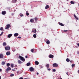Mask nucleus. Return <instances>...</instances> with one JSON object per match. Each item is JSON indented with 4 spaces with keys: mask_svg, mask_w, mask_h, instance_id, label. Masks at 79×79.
Wrapping results in <instances>:
<instances>
[{
    "mask_svg": "<svg viewBox=\"0 0 79 79\" xmlns=\"http://www.w3.org/2000/svg\"><path fill=\"white\" fill-rule=\"evenodd\" d=\"M19 58L20 59V60L24 62L25 61V59L24 58V57L23 56H19Z\"/></svg>",
    "mask_w": 79,
    "mask_h": 79,
    "instance_id": "nucleus-1",
    "label": "nucleus"
},
{
    "mask_svg": "<svg viewBox=\"0 0 79 79\" xmlns=\"http://www.w3.org/2000/svg\"><path fill=\"white\" fill-rule=\"evenodd\" d=\"M6 27L5 28V29H9L10 27H11V26H10V24H8L6 25Z\"/></svg>",
    "mask_w": 79,
    "mask_h": 79,
    "instance_id": "nucleus-2",
    "label": "nucleus"
},
{
    "mask_svg": "<svg viewBox=\"0 0 79 79\" xmlns=\"http://www.w3.org/2000/svg\"><path fill=\"white\" fill-rule=\"evenodd\" d=\"M6 50H10V47L9 46H7L5 47Z\"/></svg>",
    "mask_w": 79,
    "mask_h": 79,
    "instance_id": "nucleus-3",
    "label": "nucleus"
},
{
    "mask_svg": "<svg viewBox=\"0 0 79 79\" xmlns=\"http://www.w3.org/2000/svg\"><path fill=\"white\" fill-rule=\"evenodd\" d=\"M52 66L53 67L56 68V67H58V64H57L56 63H55L53 64Z\"/></svg>",
    "mask_w": 79,
    "mask_h": 79,
    "instance_id": "nucleus-4",
    "label": "nucleus"
},
{
    "mask_svg": "<svg viewBox=\"0 0 79 79\" xmlns=\"http://www.w3.org/2000/svg\"><path fill=\"white\" fill-rule=\"evenodd\" d=\"M29 71L31 72H32L34 71V69L32 67H31L29 68Z\"/></svg>",
    "mask_w": 79,
    "mask_h": 79,
    "instance_id": "nucleus-5",
    "label": "nucleus"
},
{
    "mask_svg": "<svg viewBox=\"0 0 79 79\" xmlns=\"http://www.w3.org/2000/svg\"><path fill=\"white\" fill-rule=\"evenodd\" d=\"M32 32H33L34 33H36V32H37V30L35 29H32Z\"/></svg>",
    "mask_w": 79,
    "mask_h": 79,
    "instance_id": "nucleus-6",
    "label": "nucleus"
},
{
    "mask_svg": "<svg viewBox=\"0 0 79 79\" xmlns=\"http://www.w3.org/2000/svg\"><path fill=\"white\" fill-rule=\"evenodd\" d=\"M6 12L5 11H2V14L3 15H6Z\"/></svg>",
    "mask_w": 79,
    "mask_h": 79,
    "instance_id": "nucleus-7",
    "label": "nucleus"
},
{
    "mask_svg": "<svg viewBox=\"0 0 79 79\" xmlns=\"http://www.w3.org/2000/svg\"><path fill=\"white\" fill-rule=\"evenodd\" d=\"M11 69V68L10 67H8L7 68V69L6 70V71H10Z\"/></svg>",
    "mask_w": 79,
    "mask_h": 79,
    "instance_id": "nucleus-8",
    "label": "nucleus"
},
{
    "mask_svg": "<svg viewBox=\"0 0 79 79\" xmlns=\"http://www.w3.org/2000/svg\"><path fill=\"white\" fill-rule=\"evenodd\" d=\"M53 56H54L53 55L50 54L49 55V57L50 58H53Z\"/></svg>",
    "mask_w": 79,
    "mask_h": 79,
    "instance_id": "nucleus-9",
    "label": "nucleus"
},
{
    "mask_svg": "<svg viewBox=\"0 0 79 79\" xmlns=\"http://www.w3.org/2000/svg\"><path fill=\"white\" fill-rule=\"evenodd\" d=\"M4 56H3V54H0V58H3Z\"/></svg>",
    "mask_w": 79,
    "mask_h": 79,
    "instance_id": "nucleus-10",
    "label": "nucleus"
},
{
    "mask_svg": "<svg viewBox=\"0 0 79 79\" xmlns=\"http://www.w3.org/2000/svg\"><path fill=\"white\" fill-rule=\"evenodd\" d=\"M50 8V6L48 5H47L45 7V9L47 10V9H48V8Z\"/></svg>",
    "mask_w": 79,
    "mask_h": 79,
    "instance_id": "nucleus-11",
    "label": "nucleus"
},
{
    "mask_svg": "<svg viewBox=\"0 0 79 79\" xmlns=\"http://www.w3.org/2000/svg\"><path fill=\"white\" fill-rule=\"evenodd\" d=\"M30 21L31 23H34V19H30Z\"/></svg>",
    "mask_w": 79,
    "mask_h": 79,
    "instance_id": "nucleus-12",
    "label": "nucleus"
},
{
    "mask_svg": "<svg viewBox=\"0 0 79 79\" xmlns=\"http://www.w3.org/2000/svg\"><path fill=\"white\" fill-rule=\"evenodd\" d=\"M35 65H38L39 64V63L37 61H36L35 62Z\"/></svg>",
    "mask_w": 79,
    "mask_h": 79,
    "instance_id": "nucleus-13",
    "label": "nucleus"
},
{
    "mask_svg": "<svg viewBox=\"0 0 79 79\" xmlns=\"http://www.w3.org/2000/svg\"><path fill=\"white\" fill-rule=\"evenodd\" d=\"M19 35V34L18 33H15L14 34V37H17Z\"/></svg>",
    "mask_w": 79,
    "mask_h": 79,
    "instance_id": "nucleus-14",
    "label": "nucleus"
},
{
    "mask_svg": "<svg viewBox=\"0 0 79 79\" xmlns=\"http://www.w3.org/2000/svg\"><path fill=\"white\" fill-rule=\"evenodd\" d=\"M6 55L7 56L10 55V51L7 52H6Z\"/></svg>",
    "mask_w": 79,
    "mask_h": 79,
    "instance_id": "nucleus-15",
    "label": "nucleus"
},
{
    "mask_svg": "<svg viewBox=\"0 0 79 79\" xmlns=\"http://www.w3.org/2000/svg\"><path fill=\"white\" fill-rule=\"evenodd\" d=\"M46 66L47 68H50V64H47Z\"/></svg>",
    "mask_w": 79,
    "mask_h": 79,
    "instance_id": "nucleus-16",
    "label": "nucleus"
},
{
    "mask_svg": "<svg viewBox=\"0 0 79 79\" xmlns=\"http://www.w3.org/2000/svg\"><path fill=\"white\" fill-rule=\"evenodd\" d=\"M11 36H12V34H9L8 35V38H10Z\"/></svg>",
    "mask_w": 79,
    "mask_h": 79,
    "instance_id": "nucleus-17",
    "label": "nucleus"
},
{
    "mask_svg": "<svg viewBox=\"0 0 79 79\" xmlns=\"http://www.w3.org/2000/svg\"><path fill=\"white\" fill-rule=\"evenodd\" d=\"M18 62L19 64H21L22 63H23V62H21L20 60H18Z\"/></svg>",
    "mask_w": 79,
    "mask_h": 79,
    "instance_id": "nucleus-18",
    "label": "nucleus"
},
{
    "mask_svg": "<svg viewBox=\"0 0 79 79\" xmlns=\"http://www.w3.org/2000/svg\"><path fill=\"white\" fill-rule=\"evenodd\" d=\"M2 45H3V46H6V45H7L6 43L5 42L3 43Z\"/></svg>",
    "mask_w": 79,
    "mask_h": 79,
    "instance_id": "nucleus-19",
    "label": "nucleus"
},
{
    "mask_svg": "<svg viewBox=\"0 0 79 79\" xmlns=\"http://www.w3.org/2000/svg\"><path fill=\"white\" fill-rule=\"evenodd\" d=\"M17 2V0H12V3H16Z\"/></svg>",
    "mask_w": 79,
    "mask_h": 79,
    "instance_id": "nucleus-20",
    "label": "nucleus"
},
{
    "mask_svg": "<svg viewBox=\"0 0 79 79\" xmlns=\"http://www.w3.org/2000/svg\"><path fill=\"white\" fill-rule=\"evenodd\" d=\"M74 16L76 19H77V20H79V18H77V17L76 16V15L75 14L74 15Z\"/></svg>",
    "mask_w": 79,
    "mask_h": 79,
    "instance_id": "nucleus-21",
    "label": "nucleus"
},
{
    "mask_svg": "<svg viewBox=\"0 0 79 79\" xmlns=\"http://www.w3.org/2000/svg\"><path fill=\"white\" fill-rule=\"evenodd\" d=\"M66 61L67 62H69V61H70V60H69V58H67L66 59Z\"/></svg>",
    "mask_w": 79,
    "mask_h": 79,
    "instance_id": "nucleus-22",
    "label": "nucleus"
},
{
    "mask_svg": "<svg viewBox=\"0 0 79 79\" xmlns=\"http://www.w3.org/2000/svg\"><path fill=\"white\" fill-rule=\"evenodd\" d=\"M59 24L60 26H64V24H63L62 23H59Z\"/></svg>",
    "mask_w": 79,
    "mask_h": 79,
    "instance_id": "nucleus-23",
    "label": "nucleus"
},
{
    "mask_svg": "<svg viewBox=\"0 0 79 79\" xmlns=\"http://www.w3.org/2000/svg\"><path fill=\"white\" fill-rule=\"evenodd\" d=\"M30 65H31V63H28L27 64V66H29Z\"/></svg>",
    "mask_w": 79,
    "mask_h": 79,
    "instance_id": "nucleus-24",
    "label": "nucleus"
},
{
    "mask_svg": "<svg viewBox=\"0 0 79 79\" xmlns=\"http://www.w3.org/2000/svg\"><path fill=\"white\" fill-rule=\"evenodd\" d=\"M34 19L35 20V21H37V20H38V18H37V17H36L34 18Z\"/></svg>",
    "mask_w": 79,
    "mask_h": 79,
    "instance_id": "nucleus-25",
    "label": "nucleus"
},
{
    "mask_svg": "<svg viewBox=\"0 0 79 79\" xmlns=\"http://www.w3.org/2000/svg\"><path fill=\"white\" fill-rule=\"evenodd\" d=\"M33 37L34 38H36V37H37V35H36L35 34H34L33 35Z\"/></svg>",
    "mask_w": 79,
    "mask_h": 79,
    "instance_id": "nucleus-26",
    "label": "nucleus"
},
{
    "mask_svg": "<svg viewBox=\"0 0 79 79\" xmlns=\"http://www.w3.org/2000/svg\"><path fill=\"white\" fill-rule=\"evenodd\" d=\"M5 64V62L4 61H3L2 62V65H4V64Z\"/></svg>",
    "mask_w": 79,
    "mask_h": 79,
    "instance_id": "nucleus-27",
    "label": "nucleus"
},
{
    "mask_svg": "<svg viewBox=\"0 0 79 79\" xmlns=\"http://www.w3.org/2000/svg\"><path fill=\"white\" fill-rule=\"evenodd\" d=\"M50 42L48 41L46 42V44H50Z\"/></svg>",
    "mask_w": 79,
    "mask_h": 79,
    "instance_id": "nucleus-28",
    "label": "nucleus"
},
{
    "mask_svg": "<svg viewBox=\"0 0 79 79\" xmlns=\"http://www.w3.org/2000/svg\"><path fill=\"white\" fill-rule=\"evenodd\" d=\"M72 4H74L75 2H74L73 1H71L70 2Z\"/></svg>",
    "mask_w": 79,
    "mask_h": 79,
    "instance_id": "nucleus-29",
    "label": "nucleus"
},
{
    "mask_svg": "<svg viewBox=\"0 0 79 79\" xmlns=\"http://www.w3.org/2000/svg\"><path fill=\"white\" fill-rule=\"evenodd\" d=\"M7 66L8 67V66H10V64L9 63H8L7 64H6Z\"/></svg>",
    "mask_w": 79,
    "mask_h": 79,
    "instance_id": "nucleus-30",
    "label": "nucleus"
},
{
    "mask_svg": "<svg viewBox=\"0 0 79 79\" xmlns=\"http://www.w3.org/2000/svg\"><path fill=\"white\" fill-rule=\"evenodd\" d=\"M11 66L12 68H13V67H14V65L13 64H12L11 65Z\"/></svg>",
    "mask_w": 79,
    "mask_h": 79,
    "instance_id": "nucleus-31",
    "label": "nucleus"
},
{
    "mask_svg": "<svg viewBox=\"0 0 79 79\" xmlns=\"http://www.w3.org/2000/svg\"><path fill=\"white\" fill-rule=\"evenodd\" d=\"M40 67V68H43V66H42L41 65H40L39 66Z\"/></svg>",
    "mask_w": 79,
    "mask_h": 79,
    "instance_id": "nucleus-32",
    "label": "nucleus"
},
{
    "mask_svg": "<svg viewBox=\"0 0 79 79\" xmlns=\"http://www.w3.org/2000/svg\"><path fill=\"white\" fill-rule=\"evenodd\" d=\"M31 51L32 52V53H33V52H34V49H31Z\"/></svg>",
    "mask_w": 79,
    "mask_h": 79,
    "instance_id": "nucleus-33",
    "label": "nucleus"
},
{
    "mask_svg": "<svg viewBox=\"0 0 79 79\" xmlns=\"http://www.w3.org/2000/svg\"><path fill=\"white\" fill-rule=\"evenodd\" d=\"M3 27H1L0 28V31H3Z\"/></svg>",
    "mask_w": 79,
    "mask_h": 79,
    "instance_id": "nucleus-34",
    "label": "nucleus"
},
{
    "mask_svg": "<svg viewBox=\"0 0 79 79\" xmlns=\"http://www.w3.org/2000/svg\"><path fill=\"white\" fill-rule=\"evenodd\" d=\"M3 32L2 31L1 33L0 34V36H1V35H3Z\"/></svg>",
    "mask_w": 79,
    "mask_h": 79,
    "instance_id": "nucleus-35",
    "label": "nucleus"
},
{
    "mask_svg": "<svg viewBox=\"0 0 79 79\" xmlns=\"http://www.w3.org/2000/svg\"><path fill=\"white\" fill-rule=\"evenodd\" d=\"M68 31V30H64L63 32H67V31Z\"/></svg>",
    "mask_w": 79,
    "mask_h": 79,
    "instance_id": "nucleus-36",
    "label": "nucleus"
},
{
    "mask_svg": "<svg viewBox=\"0 0 79 79\" xmlns=\"http://www.w3.org/2000/svg\"><path fill=\"white\" fill-rule=\"evenodd\" d=\"M74 66H75V64H72V68H73Z\"/></svg>",
    "mask_w": 79,
    "mask_h": 79,
    "instance_id": "nucleus-37",
    "label": "nucleus"
},
{
    "mask_svg": "<svg viewBox=\"0 0 79 79\" xmlns=\"http://www.w3.org/2000/svg\"><path fill=\"white\" fill-rule=\"evenodd\" d=\"M20 16H21V17H23V15L22 14H20Z\"/></svg>",
    "mask_w": 79,
    "mask_h": 79,
    "instance_id": "nucleus-38",
    "label": "nucleus"
},
{
    "mask_svg": "<svg viewBox=\"0 0 79 79\" xmlns=\"http://www.w3.org/2000/svg\"><path fill=\"white\" fill-rule=\"evenodd\" d=\"M26 15H27V16H29V14L28 13H26Z\"/></svg>",
    "mask_w": 79,
    "mask_h": 79,
    "instance_id": "nucleus-39",
    "label": "nucleus"
},
{
    "mask_svg": "<svg viewBox=\"0 0 79 79\" xmlns=\"http://www.w3.org/2000/svg\"><path fill=\"white\" fill-rule=\"evenodd\" d=\"M10 76H11V77H13V76H14V74H10Z\"/></svg>",
    "mask_w": 79,
    "mask_h": 79,
    "instance_id": "nucleus-40",
    "label": "nucleus"
},
{
    "mask_svg": "<svg viewBox=\"0 0 79 79\" xmlns=\"http://www.w3.org/2000/svg\"><path fill=\"white\" fill-rule=\"evenodd\" d=\"M15 51H16V49H12V51L13 52H15Z\"/></svg>",
    "mask_w": 79,
    "mask_h": 79,
    "instance_id": "nucleus-41",
    "label": "nucleus"
},
{
    "mask_svg": "<svg viewBox=\"0 0 79 79\" xmlns=\"http://www.w3.org/2000/svg\"><path fill=\"white\" fill-rule=\"evenodd\" d=\"M53 72H56V70H55V69H53Z\"/></svg>",
    "mask_w": 79,
    "mask_h": 79,
    "instance_id": "nucleus-42",
    "label": "nucleus"
},
{
    "mask_svg": "<svg viewBox=\"0 0 79 79\" xmlns=\"http://www.w3.org/2000/svg\"><path fill=\"white\" fill-rule=\"evenodd\" d=\"M18 39H21V37H18Z\"/></svg>",
    "mask_w": 79,
    "mask_h": 79,
    "instance_id": "nucleus-43",
    "label": "nucleus"
},
{
    "mask_svg": "<svg viewBox=\"0 0 79 79\" xmlns=\"http://www.w3.org/2000/svg\"><path fill=\"white\" fill-rule=\"evenodd\" d=\"M47 69L48 70V71H50V70H51L50 69Z\"/></svg>",
    "mask_w": 79,
    "mask_h": 79,
    "instance_id": "nucleus-44",
    "label": "nucleus"
},
{
    "mask_svg": "<svg viewBox=\"0 0 79 79\" xmlns=\"http://www.w3.org/2000/svg\"><path fill=\"white\" fill-rule=\"evenodd\" d=\"M12 71H15V70L13 69H12Z\"/></svg>",
    "mask_w": 79,
    "mask_h": 79,
    "instance_id": "nucleus-45",
    "label": "nucleus"
},
{
    "mask_svg": "<svg viewBox=\"0 0 79 79\" xmlns=\"http://www.w3.org/2000/svg\"><path fill=\"white\" fill-rule=\"evenodd\" d=\"M70 62L71 63H73V62H72V60H70Z\"/></svg>",
    "mask_w": 79,
    "mask_h": 79,
    "instance_id": "nucleus-46",
    "label": "nucleus"
},
{
    "mask_svg": "<svg viewBox=\"0 0 79 79\" xmlns=\"http://www.w3.org/2000/svg\"><path fill=\"white\" fill-rule=\"evenodd\" d=\"M19 79H23V77H20L19 78Z\"/></svg>",
    "mask_w": 79,
    "mask_h": 79,
    "instance_id": "nucleus-47",
    "label": "nucleus"
},
{
    "mask_svg": "<svg viewBox=\"0 0 79 79\" xmlns=\"http://www.w3.org/2000/svg\"><path fill=\"white\" fill-rule=\"evenodd\" d=\"M25 58H27V56H25Z\"/></svg>",
    "mask_w": 79,
    "mask_h": 79,
    "instance_id": "nucleus-48",
    "label": "nucleus"
},
{
    "mask_svg": "<svg viewBox=\"0 0 79 79\" xmlns=\"http://www.w3.org/2000/svg\"><path fill=\"white\" fill-rule=\"evenodd\" d=\"M2 71V69H0V71Z\"/></svg>",
    "mask_w": 79,
    "mask_h": 79,
    "instance_id": "nucleus-49",
    "label": "nucleus"
},
{
    "mask_svg": "<svg viewBox=\"0 0 79 79\" xmlns=\"http://www.w3.org/2000/svg\"><path fill=\"white\" fill-rule=\"evenodd\" d=\"M18 73H19V71L17 72V74H18Z\"/></svg>",
    "mask_w": 79,
    "mask_h": 79,
    "instance_id": "nucleus-50",
    "label": "nucleus"
},
{
    "mask_svg": "<svg viewBox=\"0 0 79 79\" xmlns=\"http://www.w3.org/2000/svg\"><path fill=\"white\" fill-rule=\"evenodd\" d=\"M36 74H37V75H38V74H39V73H37Z\"/></svg>",
    "mask_w": 79,
    "mask_h": 79,
    "instance_id": "nucleus-51",
    "label": "nucleus"
},
{
    "mask_svg": "<svg viewBox=\"0 0 79 79\" xmlns=\"http://www.w3.org/2000/svg\"><path fill=\"white\" fill-rule=\"evenodd\" d=\"M67 75H68V76H69L68 73H66Z\"/></svg>",
    "mask_w": 79,
    "mask_h": 79,
    "instance_id": "nucleus-52",
    "label": "nucleus"
},
{
    "mask_svg": "<svg viewBox=\"0 0 79 79\" xmlns=\"http://www.w3.org/2000/svg\"><path fill=\"white\" fill-rule=\"evenodd\" d=\"M77 54H79V51H78V52H77Z\"/></svg>",
    "mask_w": 79,
    "mask_h": 79,
    "instance_id": "nucleus-53",
    "label": "nucleus"
},
{
    "mask_svg": "<svg viewBox=\"0 0 79 79\" xmlns=\"http://www.w3.org/2000/svg\"><path fill=\"white\" fill-rule=\"evenodd\" d=\"M1 78H2V77H1V76H0V79H1Z\"/></svg>",
    "mask_w": 79,
    "mask_h": 79,
    "instance_id": "nucleus-54",
    "label": "nucleus"
},
{
    "mask_svg": "<svg viewBox=\"0 0 79 79\" xmlns=\"http://www.w3.org/2000/svg\"><path fill=\"white\" fill-rule=\"evenodd\" d=\"M12 16H13L14 15L13 14H12Z\"/></svg>",
    "mask_w": 79,
    "mask_h": 79,
    "instance_id": "nucleus-55",
    "label": "nucleus"
},
{
    "mask_svg": "<svg viewBox=\"0 0 79 79\" xmlns=\"http://www.w3.org/2000/svg\"><path fill=\"white\" fill-rule=\"evenodd\" d=\"M78 73H79V70H78Z\"/></svg>",
    "mask_w": 79,
    "mask_h": 79,
    "instance_id": "nucleus-56",
    "label": "nucleus"
},
{
    "mask_svg": "<svg viewBox=\"0 0 79 79\" xmlns=\"http://www.w3.org/2000/svg\"><path fill=\"white\" fill-rule=\"evenodd\" d=\"M24 79H27V78H24Z\"/></svg>",
    "mask_w": 79,
    "mask_h": 79,
    "instance_id": "nucleus-57",
    "label": "nucleus"
}]
</instances>
